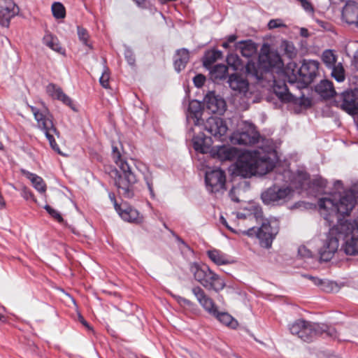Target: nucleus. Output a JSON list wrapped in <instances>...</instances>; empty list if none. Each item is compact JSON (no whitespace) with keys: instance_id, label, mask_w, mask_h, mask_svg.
Wrapping results in <instances>:
<instances>
[{"instance_id":"dca6fc26","label":"nucleus","mask_w":358,"mask_h":358,"mask_svg":"<svg viewBox=\"0 0 358 358\" xmlns=\"http://www.w3.org/2000/svg\"><path fill=\"white\" fill-rule=\"evenodd\" d=\"M205 182L208 191L217 192L225 189L226 176L223 171L220 169H214L206 173Z\"/></svg>"},{"instance_id":"bb28decb","label":"nucleus","mask_w":358,"mask_h":358,"mask_svg":"<svg viewBox=\"0 0 358 358\" xmlns=\"http://www.w3.org/2000/svg\"><path fill=\"white\" fill-rule=\"evenodd\" d=\"M342 15L348 24H357L358 5L355 2L348 3L343 9Z\"/></svg>"},{"instance_id":"20e7f679","label":"nucleus","mask_w":358,"mask_h":358,"mask_svg":"<svg viewBox=\"0 0 358 358\" xmlns=\"http://www.w3.org/2000/svg\"><path fill=\"white\" fill-rule=\"evenodd\" d=\"M192 292L196 298L199 303L210 315L215 317L223 324L232 329L236 328L238 322L229 313L219 312L213 300L207 295L201 287L194 286L192 289Z\"/></svg>"},{"instance_id":"c03bdc74","label":"nucleus","mask_w":358,"mask_h":358,"mask_svg":"<svg viewBox=\"0 0 358 358\" xmlns=\"http://www.w3.org/2000/svg\"><path fill=\"white\" fill-rule=\"evenodd\" d=\"M193 144L195 150L200 152L201 153H206L208 152L209 148L203 144V139H195L194 140Z\"/></svg>"},{"instance_id":"2f4dec72","label":"nucleus","mask_w":358,"mask_h":358,"mask_svg":"<svg viewBox=\"0 0 358 358\" xmlns=\"http://www.w3.org/2000/svg\"><path fill=\"white\" fill-rule=\"evenodd\" d=\"M316 91L324 98H331L336 94L333 83L327 80L320 81L316 86Z\"/></svg>"},{"instance_id":"4468645a","label":"nucleus","mask_w":358,"mask_h":358,"mask_svg":"<svg viewBox=\"0 0 358 358\" xmlns=\"http://www.w3.org/2000/svg\"><path fill=\"white\" fill-rule=\"evenodd\" d=\"M204 129L215 138L224 141L227 138L228 127L222 118L210 117L204 123Z\"/></svg>"},{"instance_id":"680f3d73","label":"nucleus","mask_w":358,"mask_h":358,"mask_svg":"<svg viewBox=\"0 0 358 358\" xmlns=\"http://www.w3.org/2000/svg\"><path fill=\"white\" fill-rule=\"evenodd\" d=\"M234 191H235L234 188H232L229 192V196H230L231 200H233L235 202H238L239 199L236 196V195H234Z\"/></svg>"},{"instance_id":"f03ea898","label":"nucleus","mask_w":358,"mask_h":358,"mask_svg":"<svg viewBox=\"0 0 358 358\" xmlns=\"http://www.w3.org/2000/svg\"><path fill=\"white\" fill-rule=\"evenodd\" d=\"M336 195L331 197L321 198L318 201L320 215L328 222L329 225L333 222V218L337 215H348L356 204V198L358 197L355 190L345 192L337 200Z\"/></svg>"},{"instance_id":"393cba45","label":"nucleus","mask_w":358,"mask_h":358,"mask_svg":"<svg viewBox=\"0 0 358 358\" xmlns=\"http://www.w3.org/2000/svg\"><path fill=\"white\" fill-rule=\"evenodd\" d=\"M231 89L239 93H245L248 90V80L236 73L231 74L228 80Z\"/></svg>"},{"instance_id":"6ab92c4d","label":"nucleus","mask_w":358,"mask_h":358,"mask_svg":"<svg viewBox=\"0 0 358 358\" xmlns=\"http://www.w3.org/2000/svg\"><path fill=\"white\" fill-rule=\"evenodd\" d=\"M206 110L210 113L222 115L226 110L225 101L213 92H209L204 98Z\"/></svg>"},{"instance_id":"a19ab883","label":"nucleus","mask_w":358,"mask_h":358,"mask_svg":"<svg viewBox=\"0 0 358 358\" xmlns=\"http://www.w3.org/2000/svg\"><path fill=\"white\" fill-rule=\"evenodd\" d=\"M52 12L56 19H63L66 16V10L62 3L55 2L52 5Z\"/></svg>"},{"instance_id":"1a4fd4ad","label":"nucleus","mask_w":358,"mask_h":358,"mask_svg":"<svg viewBox=\"0 0 358 358\" xmlns=\"http://www.w3.org/2000/svg\"><path fill=\"white\" fill-rule=\"evenodd\" d=\"M320 64L315 60H305L301 66L294 72L292 77L289 78V82L294 83L302 81L306 85L310 84L318 73Z\"/></svg>"},{"instance_id":"5fc2aeb1","label":"nucleus","mask_w":358,"mask_h":358,"mask_svg":"<svg viewBox=\"0 0 358 358\" xmlns=\"http://www.w3.org/2000/svg\"><path fill=\"white\" fill-rule=\"evenodd\" d=\"M21 195L26 200H28V199H31L33 197L32 192H31V190L29 188H27L26 187H24L22 188Z\"/></svg>"},{"instance_id":"aec40b11","label":"nucleus","mask_w":358,"mask_h":358,"mask_svg":"<svg viewBox=\"0 0 358 358\" xmlns=\"http://www.w3.org/2000/svg\"><path fill=\"white\" fill-rule=\"evenodd\" d=\"M210 155L220 161H231L238 156V150L226 145L214 146L210 150Z\"/></svg>"},{"instance_id":"a18cd8bd","label":"nucleus","mask_w":358,"mask_h":358,"mask_svg":"<svg viewBox=\"0 0 358 358\" xmlns=\"http://www.w3.org/2000/svg\"><path fill=\"white\" fill-rule=\"evenodd\" d=\"M144 180L146 182L147 187L150 192V196L152 197L155 196V192L153 189V182H152V176L151 173L149 171H147L146 173H144Z\"/></svg>"},{"instance_id":"09e8293b","label":"nucleus","mask_w":358,"mask_h":358,"mask_svg":"<svg viewBox=\"0 0 358 358\" xmlns=\"http://www.w3.org/2000/svg\"><path fill=\"white\" fill-rule=\"evenodd\" d=\"M285 27V25L282 22V20L280 19L271 20L268 23V27L269 29H273L275 28Z\"/></svg>"},{"instance_id":"de8ad7c7","label":"nucleus","mask_w":358,"mask_h":358,"mask_svg":"<svg viewBox=\"0 0 358 358\" xmlns=\"http://www.w3.org/2000/svg\"><path fill=\"white\" fill-rule=\"evenodd\" d=\"M206 82V78L202 74H197L193 78V83L196 87H202Z\"/></svg>"},{"instance_id":"052dcab7","label":"nucleus","mask_w":358,"mask_h":358,"mask_svg":"<svg viewBox=\"0 0 358 358\" xmlns=\"http://www.w3.org/2000/svg\"><path fill=\"white\" fill-rule=\"evenodd\" d=\"M136 6L141 8H146V0H133Z\"/></svg>"},{"instance_id":"6e6552de","label":"nucleus","mask_w":358,"mask_h":358,"mask_svg":"<svg viewBox=\"0 0 358 358\" xmlns=\"http://www.w3.org/2000/svg\"><path fill=\"white\" fill-rule=\"evenodd\" d=\"M339 231L338 224L331 228L326 236L323 245L320 249V259L323 262L330 261L339 247Z\"/></svg>"},{"instance_id":"f8f14e48","label":"nucleus","mask_w":358,"mask_h":358,"mask_svg":"<svg viewBox=\"0 0 358 358\" xmlns=\"http://www.w3.org/2000/svg\"><path fill=\"white\" fill-rule=\"evenodd\" d=\"M245 131H236L230 136L233 144L251 145L257 143L259 138V134L255 129V125L251 122H245Z\"/></svg>"},{"instance_id":"ea45409f","label":"nucleus","mask_w":358,"mask_h":358,"mask_svg":"<svg viewBox=\"0 0 358 358\" xmlns=\"http://www.w3.org/2000/svg\"><path fill=\"white\" fill-rule=\"evenodd\" d=\"M77 34L80 41L85 46L92 49V45L90 42V35L88 31L85 28L78 26L77 27Z\"/></svg>"},{"instance_id":"c756f323","label":"nucleus","mask_w":358,"mask_h":358,"mask_svg":"<svg viewBox=\"0 0 358 358\" xmlns=\"http://www.w3.org/2000/svg\"><path fill=\"white\" fill-rule=\"evenodd\" d=\"M236 49L240 50L241 55L247 58L253 56L257 52L255 43L251 40L241 41L236 43Z\"/></svg>"},{"instance_id":"4d7b16f0","label":"nucleus","mask_w":358,"mask_h":358,"mask_svg":"<svg viewBox=\"0 0 358 358\" xmlns=\"http://www.w3.org/2000/svg\"><path fill=\"white\" fill-rule=\"evenodd\" d=\"M313 184L320 188H324L327 185V180L320 178H316L313 181Z\"/></svg>"},{"instance_id":"7ed1b4c3","label":"nucleus","mask_w":358,"mask_h":358,"mask_svg":"<svg viewBox=\"0 0 358 358\" xmlns=\"http://www.w3.org/2000/svg\"><path fill=\"white\" fill-rule=\"evenodd\" d=\"M190 271L194 280L207 290L219 293L226 287L224 279L206 264L192 263Z\"/></svg>"},{"instance_id":"8fccbe9b","label":"nucleus","mask_w":358,"mask_h":358,"mask_svg":"<svg viewBox=\"0 0 358 358\" xmlns=\"http://www.w3.org/2000/svg\"><path fill=\"white\" fill-rule=\"evenodd\" d=\"M124 56H125V58L127 61V62L130 64V65H134V63H135V57L134 55V53L133 52L129 50V49H127L124 52Z\"/></svg>"},{"instance_id":"2eb2a0df","label":"nucleus","mask_w":358,"mask_h":358,"mask_svg":"<svg viewBox=\"0 0 358 358\" xmlns=\"http://www.w3.org/2000/svg\"><path fill=\"white\" fill-rule=\"evenodd\" d=\"M235 173L243 178H250L252 176H255L252 152H247L241 156H238Z\"/></svg>"},{"instance_id":"69168bd1","label":"nucleus","mask_w":358,"mask_h":358,"mask_svg":"<svg viewBox=\"0 0 358 358\" xmlns=\"http://www.w3.org/2000/svg\"><path fill=\"white\" fill-rule=\"evenodd\" d=\"M6 207V201L2 196L1 192H0V209H3Z\"/></svg>"},{"instance_id":"f704fd0d","label":"nucleus","mask_w":358,"mask_h":358,"mask_svg":"<svg viewBox=\"0 0 358 358\" xmlns=\"http://www.w3.org/2000/svg\"><path fill=\"white\" fill-rule=\"evenodd\" d=\"M280 48L289 59H293L297 55V50L292 42L282 41L280 44Z\"/></svg>"},{"instance_id":"c85d7f7f","label":"nucleus","mask_w":358,"mask_h":358,"mask_svg":"<svg viewBox=\"0 0 358 358\" xmlns=\"http://www.w3.org/2000/svg\"><path fill=\"white\" fill-rule=\"evenodd\" d=\"M43 43L53 51L62 55L65 54V50L62 47L58 38L51 33L47 32L44 35Z\"/></svg>"},{"instance_id":"39448f33","label":"nucleus","mask_w":358,"mask_h":358,"mask_svg":"<svg viewBox=\"0 0 358 358\" xmlns=\"http://www.w3.org/2000/svg\"><path fill=\"white\" fill-rule=\"evenodd\" d=\"M29 108L37 122L38 128L44 132L48 140L51 148L57 153L62 155L60 148L54 137L55 135L59 137V132L53 124L52 115L46 108L40 110L35 106H29Z\"/></svg>"},{"instance_id":"bf43d9fd","label":"nucleus","mask_w":358,"mask_h":358,"mask_svg":"<svg viewBox=\"0 0 358 358\" xmlns=\"http://www.w3.org/2000/svg\"><path fill=\"white\" fill-rule=\"evenodd\" d=\"M220 222L224 225L229 230H230L232 232H235V231L230 227L229 226L226 219L222 216L221 215L220 217Z\"/></svg>"},{"instance_id":"864d4df0","label":"nucleus","mask_w":358,"mask_h":358,"mask_svg":"<svg viewBox=\"0 0 358 358\" xmlns=\"http://www.w3.org/2000/svg\"><path fill=\"white\" fill-rule=\"evenodd\" d=\"M246 68V71L248 73H251L252 75H253L254 76H255L256 78H259L258 77V75H257V70L255 69V64L252 63H250L248 62L245 66Z\"/></svg>"},{"instance_id":"a211bd4d","label":"nucleus","mask_w":358,"mask_h":358,"mask_svg":"<svg viewBox=\"0 0 358 358\" xmlns=\"http://www.w3.org/2000/svg\"><path fill=\"white\" fill-rule=\"evenodd\" d=\"M20 8L13 0H0V24L8 28L12 18L19 14Z\"/></svg>"},{"instance_id":"423d86ee","label":"nucleus","mask_w":358,"mask_h":358,"mask_svg":"<svg viewBox=\"0 0 358 358\" xmlns=\"http://www.w3.org/2000/svg\"><path fill=\"white\" fill-rule=\"evenodd\" d=\"M278 231L279 226L276 221L266 220L262 222L257 231H255L254 228H250L248 231H244V234L249 236L256 234L261 246L269 248L271 247L272 242L278 234Z\"/></svg>"},{"instance_id":"37998d69","label":"nucleus","mask_w":358,"mask_h":358,"mask_svg":"<svg viewBox=\"0 0 358 358\" xmlns=\"http://www.w3.org/2000/svg\"><path fill=\"white\" fill-rule=\"evenodd\" d=\"M109 79H110V70L104 64L101 76L99 78V83H100L101 85L106 89L109 88L110 87Z\"/></svg>"},{"instance_id":"49530a36","label":"nucleus","mask_w":358,"mask_h":358,"mask_svg":"<svg viewBox=\"0 0 358 358\" xmlns=\"http://www.w3.org/2000/svg\"><path fill=\"white\" fill-rule=\"evenodd\" d=\"M44 208L47 210L49 215L55 220H56L58 222L61 223L64 221L63 217H62L60 213L57 210L52 208L49 205H45Z\"/></svg>"},{"instance_id":"3c124183","label":"nucleus","mask_w":358,"mask_h":358,"mask_svg":"<svg viewBox=\"0 0 358 358\" xmlns=\"http://www.w3.org/2000/svg\"><path fill=\"white\" fill-rule=\"evenodd\" d=\"M299 255L302 257H311L312 252L310 250L306 248L305 246H301L298 250Z\"/></svg>"},{"instance_id":"e2e57ef3","label":"nucleus","mask_w":358,"mask_h":358,"mask_svg":"<svg viewBox=\"0 0 358 358\" xmlns=\"http://www.w3.org/2000/svg\"><path fill=\"white\" fill-rule=\"evenodd\" d=\"M237 38V36L235 34H231V35H229V36L227 37V41L230 43H234Z\"/></svg>"},{"instance_id":"603ef678","label":"nucleus","mask_w":358,"mask_h":358,"mask_svg":"<svg viewBox=\"0 0 358 358\" xmlns=\"http://www.w3.org/2000/svg\"><path fill=\"white\" fill-rule=\"evenodd\" d=\"M302 8L309 13H313L314 8L312 4L307 0H300Z\"/></svg>"},{"instance_id":"79ce46f5","label":"nucleus","mask_w":358,"mask_h":358,"mask_svg":"<svg viewBox=\"0 0 358 358\" xmlns=\"http://www.w3.org/2000/svg\"><path fill=\"white\" fill-rule=\"evenodd\" d=\"M306 322L307 321L304 320H297L294 322L289 328L291 334L299 336L302 329L304 327L305 324H306Z\"/></svg>"},{"instance_id":"f257e3e1","label":"nucleus","mask_w":358,"mask_h":358,"mask_svg":"<svg viewBox=\"0 0 358 358\" xmlns=\"http://www.w3.org/2000/svg\"><path fill=\"white\" fill-rule=\"evenodd\" d=\"M121 150L122 146L112 145L111 156L117 168L111 171V177L119 195L131 199L134 196V185L137 179L130 164L122 157Z\"/></svg>"},{"instance_id":"a878e982","label":"nucleus","mask_w":358,"mask_h":358,"mask_svg":"<svg viewBox=\"0 0 358 358\" xmlns=\"http://www.w3.org/2000/svg\"><path fill=\"white\" fill-rule=\"evenodd\" d=\"M189 60V52L186 48H180L176 50L174 55L173 64L177 72L183 70Z\"/></svg>"},{"instance_id":"4be33fe9","label":"nucleus","mask_w":358,"mask_h":358,"mask_svg":"<svg viewBox=\"0 0 358 358\" xmlns=\"http://www.w3.org/2000/svg\"><path fill=\"white\" fill-rule=\"evenodd\" d=\"M116 211L124 221L136 224L143 221V217L140 215L138 211L127 203L122 204Z\"/></svg>"},{"instance_id":"c9c22d12","label":"nucleus","mask_w":358,"mask_h":358,"mask_svg":"<svg viewBox=\"0 0 358 358\" xmlns=\"http://www.w3.org/2000/svg\"><path fill=\"white\" fill-rule=\"evenodd\" d=\"M322 59L326 66L329 69L336 65L337 57L331 50H326L323 52Z\"/></svg>"},{"instance_id":"9b49d317","label":"nucleus","mask_w":358,"mask_h":358,"mask_svg":"<svg viewBox=\"0 0 358 358\" xmlns=\"http://www.w3.org/2000/svg\"><path fill=\"white\" fill-rule=\"evenodd\" d=\"M273 92L278 99L285 103H292L301 106H310L311 101L308 98H306L304 95L296 97L290 93L288 90L287 85L284 82H277L274 80Z\"/></svg>"},{"instance_id":"b1692460","label":"nucleus","mask_w":358,"mask_h":358,"mask_svg":"<svg viewBox=\"0 0 358 358\" xmlns=\"http://www.w3.org/2000/svg\"><path fill=\"white\" fill-rule=\"evenodd\" d=\"M259 62L268 70L273 67L280 68L283 64L280 55L274 51H269L266 54L261 55Z\"/></svg>"},{"instance_id":"58836bf2","label":"nucleus","mask_w":358,"mask_h":358,"mask_svg":"<svg viewBox=\"0 0 358 358\" xmlns=\"http://www.w3.org/2000/svg\"><path fill=\"white\" fill-rule=\"evenodd\" d=\"M331 76L338 83H341L344 81L345 76V70L343 66L341 63L334 66V67H331Z\"/></svg>"},{"instance_id":"4c0bfd02","label":"nucleus","mask_w":358,"mask_h":358,"mask_svg":"<svg viewBox=\"0 0 358 358\" xmlns=\"http://www.w3.org/2000/svg\"><path fill=\"white\" fill-rule=\"evenodd\" d=\"M227 62L229 66L231 67L233 70L238 71L242 69L243 64L241 59L237 55L229 54L227 57Z\"/></svg>"},{"instance_id":"338daca9","label":"nucleus","mask_w":358,"mask_h":358,"mask_svg":"<svg viewBox=\"0 0 358 358\" xmlns=\"http://www.w3.org/2000/svg\"><path fill=\"white\" fill-rule=\"evenodd\" d=\"M80 321L83 325L88 327L87 322L84 320V318L82 316L80 317Z\"/></svg>"},{"instance_id":"6e6d98bb","label":"nucleus","mask_w":358,"mask_h":358,"mask_svg":"<svg viewBox=\"0 0 358 358\" xmlns=\"http://www.w3.org/2000/svg\"><path fill=\"white\" fill-rule=\"evenodd\" d=\"M176 300L178 303L181 306H191L193 305V303L191 301L182 296H177Z\"/></svg>"},{"instance_id":"e433bc0d","label":"nucleus","mask_w":358,"mask_h":358,"mask_svg":"<svg viewBox=\"0 0 358 358\" xmlns=\"http://www.w3.org/2000/svg\"><path fill=\"white\" fill-rule=\"evenodd\" d=\"M28 178L31 181L34 187L41 193H43L46 190L45 184L42 178L36 174L29 173Z\"/></svg>"},{"instance_id":"473e14b6","label":"nucleus","mask_w":358,"mask_h":358,"mask_svg":"<svg viewBox=\"0 0 358 358\" xmlns=\"http://www.w3.org/2000/svg\"><path fill=\"white\" fill-rule=\"evenodd\" d=\"M228 67L224 64H217L210 71L211 78L215 82L226 78Z\"/></svg>"},{"instance_id":"5701e85b","label":"nucleus","mask_w":358,"mask_h":358,"mask_svg":"<svg viewBox=\"0 0 358 358\" xmlns=\"http://www.w3.org/2000/svg\"><path fill=\"white\" fill-rule=\"evenodd\" d=\"M46 92L52 99L62 101L75 110L72 100L69 96L64 93L59 86L54 83H50L46 86Z\"/></svg>"},{"instance_id":"72a5a7b5","label":"nucleus","mask_w":358,"mask_h":358,"mask_svg":"<svg viewBox=\"0 0 358 358\" xmlns=\"http://www.w3.org/2000/svg\"><path fill=\"white\" fill-rule=\"evenodd\" d=\"M222 56V52L220 50H212L206 52L203 57V65L206 67H210L218 59Z\"/></svg>"},{"instance_id":"0eeeda50","label":"nucleus","mask_w":358,"mask_h":358,"mask_svg":"<svg viewBox=\"0 0 358 358\" xmlns=\"http://www.w3.org/2000/svg\"><path fill=\"white\" fill-rule=\"evenodd\" d=\"M291 187L273 185L262 193V199L267 205H281L289 201L292 195Z\"/></svg>"},{"instance_id":"cd10ccee","label":"nucleus","mask_w":358,"mask_h":358,"mask_svg":"<svg viewBox=\"0 0 358 358\" xmlns=\"http://www.w3.org/2000/svg\"><path fill=\"white\" fill-rule=\"evenodd\" d=\"M207 255L217 266L229 264L233 262L229 255L216 249L208 250Z\"/></svg>"},{"instance_id":"ddd939ff","label":"nucleus","mask_w":358,"mask_h":358,"mask_svg":"<svg viewBox=\"0 0 358 358\" xmlns=\"http://www.w3.org/2000/svg\"><path fill=\"white\" fill-rule=\"evenodd\" d=\"M340 239L343 240L341 250L347 255H358V230H345L343 224H338Z\"/></svg>"},{"instance_id":"9d476101","label":"nucleus","mask_w":358,"mask_h":358,"mask_svg":"<svg viewBox=\"0 0 358 358\" xmlns=\"http://www.w3.org/2000/svg\"><path fill=\"white\" fill-rule=\"evenodd\" d=\"M324 334L333 338H336L337 336V332L335 329L324 324L312 323L307 321L306 324H305L298 337L305 342L310 343L317 336H322Z\"/></svg>"},{"instance_id":"774afa93","label":"nucleus","mask_w":358,"mask_h":358,"mask_svg":"<svg viewBox=\"0 0 358 358\" xmlns=\"http://www.w3.org/2000/svg\"><path fill=\"white\" fill-rule=\"evenodd\" d=\"M229 43L227 41H226V42L222 43V46L224 48L227 49V48L229 47Z\"/></svg>"},{"instance_id":"f3484780","label":"nucleus","mask_w":358,"mask_h":358,"mask_svg":"<svg viewBox=\"0 0 358 358\" xmlns=\"http://www.w3.org/2000/svg\"><path fill=\"white\" fill-rule=\"evenodd\" d=\"M340 107L350 115H358V89L345 91L340 96Z\"/></svg>"},{"instance_id":"0e129e2a","label":"nucleus","mask_w":358,"mask_h":358,"mask_svg":"<svg viewBox=\"0 0 358 358\" xmlns=\"http://www.w3.org/2000/svg\"><path fill=\"white\" fill-rule=\"evenodd\" d=\"M309 279L312 280L313 282L315 284V285H320L322 283V280L317 278H315V277H313V276H308V277Z\"/></svg>"},{"instance_id":"13d9d810","label":"nucleus","mask_w":358,"mask_h":358,"mask_svg":"<svg viewBox=\"0 0 358 358\" xmlns=\"http://www.w3.org/2000/svg\"><path fill=\"white\" fill-rule=\"evenodd\" d=\"M109 198L110 199L111 201L113 203L115 209L116 210L121 205H119L117 203V201L115 199V196L113 193H109Z\"/></svg>"},{"instance_id":"412c9836","label":"nucleus","mask_w":358,"mask_h":358,"mask_svg":"<svg viewBox=\"0 0 358 358\" xmlns=\"http://www.w3.org/2000/svg\"><path fill=\"white\" fill-rule=\"evenodd\" d=\"M258 155L257 152L252 153L255 175H265L273 169L274 165L267 155L260 157Z\"/></svg>"},{"instance_id":"7c9ffc66","label":"nucleus","mask_w":358,"mask_h":358,"mask_svg":"<svg viewBox=\"0 0 358 358\" xmlns=\"http://www.w3.org/2000/svg\"><path fill=\"white\" fill-rule=\"evenodd\" d=\"M202 108L201 104L196 100L189 102L188 107L187 119L192 118L196 125L200 124L201 120Z\"/></svg>"}]
</instances>
